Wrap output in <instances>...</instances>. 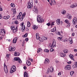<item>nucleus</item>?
I'll return each mask as SVG.
<instances>
[{"instance_id":"obj_1","label":"nucleus","mask_w":77,"mask_h":77,"mask_svg":"<svg viewBox=\"0 0 77 77\" xmlns=\"http://www.w3.org/2000/svg\"><path fill=\"white\" fill-rule=\"evenodd\" d=\"M37 18V21L38 23H42L44 21V20H43V19L41 18V16L39 15H38Z\"/></svg>"},{"instance_id":"obj_2","label":"nucleus","mask_w":77,"mask_h":77,"mask_svg":"<svg viewBox=\"0 0 77 77\" xmlns=\"http://www.w3.org/2000/svg\"><path fill=\"white\" fill-rule=\"evenodd\" d=\"M15 71H16V67L15 66H13L11 68L10 72L11 74H12L13 72H15Z\"/></svg>"},{"instance_id":"obj_3","label":"nucleus","mask_w":77,"mask_h":77,"mask_svg":"<svg viewBox=\"0 0 77 77\" xmlns=\"http://www.w3.org/2000/svg\"><path fill=\"white\" fill-rule=\"evenodd\" d=\"M33 5V3L32 2L31 4L30 2H28L27 4V7L29 9L32 8V5Z\"/></svg>"},{"instance_id":"obj_4","label":"nucleus","mask_w":77,"mask_h":77,"mask_svg":"<svg viewBox=\"0 0 77 77\" xmlns=\"http://www.w3.org/2000/svg\"><path fill=\"white\" fill-rule=\"evenodd\" d=\"M4 70L5 72L7 74L8 72V69L7 68V66L6 65V64L5 63H4Z\"/></svg>"},{"instance_id":"obj_5","label":"nucleus","mask_w":77,"mask_h":77,"mask_svg":"<svg viewBox=\"0 0 77 77\" xmlns=\"http://www.w3.org/2000/svg\"><path fill=\"white\" fill-rule=\"evenodd\" d=\"M8 49L10 51H15V47H12L11 46Z\"/></svg>"},{"instance_id":"obj_6","label":"nucleus","mask_w":77,"mask_h":77,"mask_svg":"<svg viewBox=\"0 0 77 77\" xmlns=\"http://www.w3.org/2000/svg\"><path fill=\"white\" fill-rule=\"evenodd\" d=\"M14 60L16 61H18V62L21 63V60L19 57H14Z\"/></svg>"},{"instance_id":"obj_7","label":"nucleus","mask_w":77,"mask_h":77,"mask_svg":"<svg viewBox=\"0 0 77 77\" xmlns=\"http://www.w3.org/2000/svg\"><path fill=\"white\" fill-rule=\"evenodd\" d=\"M77 23V18L74 17L73 19L72 23L74 25H75Z\"/></svg>"},{"instance_id":"obj_8","label":"nucleus","mask_w":77,"mask_h":77,"mask_svg":"<svg viewBox=\"0 0 77 77\" xmlns=\"http://www.w3.org/2000/svg\"><path fill=\"white\" fill-rule=\"evenodd\" d=\"M55 45L56 41H55V40L54 39L53 40V42L51 46V48H54V47H55Z\"/></svg>"},{"instance_id":"obj_9","label":"nucleus","mask_w":77,"mask_h":77,"mask_svg":"<svg viewBox=\"0 0 77 77\" xmlns=\"http://www.w3.org/2000/svg\"><path fill=\"white\" fill-rule=\"evenodd\" d=\"M33 11H34V12H35V13H36L37 14H38V9H37V8L35 7L34 6L33 8Z\"/></svg>"},{"instance_id":"obj_10","label":"nucleus","mask_w":77,"mask_h":77,"mask_svg":"<svg viewBox=\"0 0 77 77\" xmlns=\"http://www.w3.org/2000/svg\"><path fill=\"white\" fill-rule=\"evenodd\" d=\"M71 69V66L70 65H67L65 68V69L66 70H69Z\"/></svg>"},{"instance_id":"obj_11","label":"nucleus","mask_w":77,"mask_h":77,"mask_svg":"<svg viewBox=\"0 0 77 77\" xmlns=\"http://www.w3.org/2000/svg\"><path fill=\"white\" fill-rule=\"evenodd\" d=\"M67 17L68 19H69V20H71L72 16H71V15L70 14H67Z\"/></svg>"},{"instance_id":"obj_12","label":"nucleus","mask_w":77,"mask_h":77,"mask_svg":"<svg viewBox=\"0 0 77 77\" xmlns=\"http://www.w3.org/2000/svg\"><path fill=\"white\" fill-rule=\"evenodd\" d=\"M69 56L71 59H72V60L74 61V55L72 54H70L69 55Z\"/></svg>"},{"instance_id":"obj_13","label":"nucleus","mask_w":77,"mask_h":77,"mask_svg":"<svg viewBox=\"0 0 77 77\" xmlns=\"http://www.w3.org/2000/svg\"><path fill=\"white\" fill-rule=\"evenodd\" d=\"M20 54L19 53L17 52H15V54H14V56H20Z\"/></svg>"},{"instance_id":"obj_14","label":"nucleus","mask_w":77,"mask_h":77,"mask_svg":"<svg viewBox=\"0 0 77 77\" xmlns=\"http://www.w3.org/2000/svg\"><path fill=\"white\" fill-rule=\"evenodd\" d=\"M0 33L1 35H2V36H4V33H5V32L4 30V29H2V31L0 32Z\"/></svg>"},{"instance_id":"obj_15","label":"nucleus","mask_w":77,"mask_h":77,"mask_svg":"<svg viewBox=\"0 0 77 77\" xmlns=\"http://www.w3.org/2000/svg\"><path fill=\"white\" fill-rule=\"evenodd\" d=\"M26 63L28 66H30V65H31V63H30V62L28 60H27L26 61Z\"/></svg>"},{"instance_id":"obj_16","label":"nucleus","mask_w":77,"mask_h":77,"mask_svg":"<svg viewBox=\"0 0 77 77\" xmlns=\"http://www.w3.org/2000/svg\"><path fill=\"white\" fill-rule=\"evenodd\" d=\"M38 26H36V25H34L32 27L33 29H34V30H36L38 29Z\"/></svg>"},{"instance_id":"obj_17","label":"nucleus","mask_w":77,"mask_h":77,"mask_svg":"<svg viewBox=\"0 0 77 77\" xmlns=\"http://www.w3.org/2000/svg\"><path fill=\"white\" fill-rule=\"evenodd\" d=\"M17 40V37H16L15 38H14L13 40V42L14 43V44H15L16 43V42Z\"/></svg>"},{"instance_id":"obj_18","label":"nucleus","mask_w":77,"mask_h":77,"mask_svg":"<svg viewBox=\"0 0 77 77\" xmlns=\"http://www.w3.org/2000/svg\"><path fill=\"white\" fill-rule=\"evenodd\" d=\"M69 43H70V44H72V42H73V41H72V38H69Z\"/></svg>"},{"instance_id":"obj_19","label":"nucleus","mask_w":77,"mask_h":77,"mask_svg":"<svg viewBox=\"0 0 77 77\" xmlns=\"http://www.w3.org/2000/svg\"><path fill=\"white\" fill-rule=\"evenodd\" d=\"M51 1L52 5H56V2L54 0H51Z\"/></svg>"},{"instance_id":"obj_20","label":"nucleus","mask_w":77,"mask_h":77,"mask_svg":"<svg viewBox=\"0 0 77 77\" xmlns=\"http://www.w3.org/2000/svg\"><path fill=\"white\" fill-rule=\"evenodd\" d=\"M24 77H29V76H28V74H27L26 72H24Z\"/></svg>"},{"instance_id":"obj_21","label":"nucleus","mask_w":77,"mask_h":77,"mask_svg":"<svg viewBox=\"0 0 77 77\" xmlns=\"http://www.w3.org/2000/svg\"><path fill=\"white\" fill-rule=\"evenodd\" d=\"M62 13L63 15H65L66 14V10H63L62 11Z\"/></svg>"},{"instance_id":"obj_22","label":"nucleus","mask_w":77,"mask_h":77,"mask_svg":"<svg viewBox=\"0 0 77 77\" xmlns=\"http://www.w3.org/2000/svg\"><path fill=\"white\" fill-rule=\"evenodd\" d=\"M54 70V68H53V67H51L50 68V70L51 72H53V71Z\"/></svg>"},{"instance_id":"obj_23","label":"nucleus","mask_w":77,"mask_h":77,"mask_svg":"<svg viewBox=\"0 0 77 77\" xmlns=\"http://www.w3.org/2000/svg\"><path fill=\"white\" fill-rule=\"evenodd\" d=\"M56 27H54L53 29H51V32H54L56 31Z\"/></svg>"},{"instance_id":"obj_24","label":"nucleus","mask_w":77,"mask_h":77,"mask_svg":"<svg viewBox=\"0 0 77 77\" xmlns=\"http://www.w3.org/2000/svg\"><path fill=\"white\" fill-rule=\"evenodd\" d=\"M60 55L61 57H65V56L66 54L63 53H61L60 54Z\"/></svg>"},{"instance_id":"obj_25","label":"nucleus","mask_w":77,"mask_h":77,"mask_svg":"<svg viewBox=\"0 0 77 77\" xmlns=\"http://www.w3.org/2000/svg\"><path fill=\"white\" fill-rule=\"evenodd\" d=\"M27 26L28 27H30V23L29 21L27 22Z\"/></svg>"},{"instance_id":"obj_26","label":"nucleus","mask_w":77,"mask_h":77,"mask_svg":"<svg viewBox=\"0 0 77 77\" xmlns=\"http://www.w3.org/2000/svg\"><path fill=\"white\" fill-rule=\"evenodd\" d=\"M22 32H24V30H25V26L24 25L23 26H22Z\"/></svg>"},{"instance_id":"obj_27","label":"nucleus","mask_w":77,"mask_h":77,"mask_svg":"<svg viewBox=\"0 0 77 77\" xmlns=\"http://www.w3.org/2000/svg\"><path fill=\"white\" fill-rule=\"evenodd\" d=\"M11 7H12L13 8H14L15 6V5L14 3H11Z\"/></svg>"},{"instance_id":"obj_28","label":"nucleus","mask_w":77,"mask_h":77,"mask_svg":"<svg viewBox=\"0 0 77 77\" xmlns=\"http://www.w3.org/2000/svg\"><path fill=\"white\" fill-rule=\"evenodd\" d=\"M65 22L67 24L68 23H69V20L68 19H66L65 20Z\"/></svg>"},{"instance_id":"obj_29","label":"nucleus","mask_w":77,"mask_h":77,"mask_svg":"<svg viewBox=\"0 0 77 77\" xmlns=\"http://www.w3.org/2000/svg\"><path fill=\"white\" fill-rule=\"evenodd\" d=\"M28 35V33H26L24 35H23V38H26L27 36V35Z\"/></svg>"},{"instance_id":"obj_30","label":"nucleus","mask_w":77,"mask_h":77,"mask_svg":"<svg viewBox=\"0 0 77 77\" xmlns=\"http://www.w3.org/2000/svg\"><path fill=\"white\" fill-rule=\"evenodd\" d=\"M63 51L65 53H67L68 52V51L67 49H65Z\"/></svg>"},{"instance_id":"obj_31","label":"nucleus","mask_w":77,"mask_h":77,"mask_svg":"<svg viewBox=\"0 0 77 77\" xmlns=\"http://www.w3.org/2000/svg\"><path fill=\"white\" fill-rule=\"evenodd\" d=\"M44 52L46 53H48V52H49V50L48 49H45L44 50Z\"/></svg>"},{"instance_id":"obj_32","label":"nucleus","mask_w":77,"mask_h":77,"mask_svg":"<svg viewBox=\"0 0 77 77\" xmlns=\"http://www.w3.org/2000/svg\"><path fill=\"white\" fill-rule=\"evenodd\" d=\"M74 73V72L73 71H71L70 72V75H71V76H72V74H73Z\"/></svg>"},{"instance_id":"obj_33","label":"nucleus","mask_w":77,"mask_h":77,"mask_svg":"<svg viewBox=\"0 0 77 77\" xmlns=\"http://www.w3.org/2000/svg\"><path fill=\"white\" fill-rule=\"evenodd\" d=\"M70 23H67L66 27H70Z\"/></svg>"},{"instance_id":"obj_34","label":"nucleus","mask_w":77,"mask_h":77,"mask_svg":"<svg viewBox=\"0 0 77 77\" xmlns=\"http://www.w3.org/2000/svg\"><path fill=\"white\" fill-rule=\"evenodd\" d=\"M57 39L59 40V41H61L62 39V37H58Z\"/></svg>"},{"instance_id":"obj_35","label":"nucleus","mask_w":77,"mask_h":77,"mask_svg":"<svg viewBox=\"0 0 77 77\" xmlns=\"http://www.w3.org/2000/svg\"><path fill=\"white\" fill-rule=\"evenodd\" d=\"M11 30H14L15 29V27L12 26L11 27Z\"/></svg>"},{"instance_id":"obj_36","label":"nucleus","mask_w":77,"mask_h":77,"mask_svg":"<svg viewBox=\"0 0 77 77\" xmlns=\"http://www.w3.org/2000/svg\"><path fill=\"white\" fill-rule=\"evenodd\" d=\"M60 20H59L58 21H57V23L58 25H59L60 24Z\"/></svg>"},{"instance_id":"obj_37","label":"nucleus","mask_w":77,"mask_h":77,"mask_svg":"<svg viewBox=\"0 0 77 77\" xmlns=\"http://www.w3.org/2000/svg\"><path fill=\"white\" fill-rule=\"evenodd\" d=\"M14 13V14H16V9H13V10Z\"/></svg>"},{"instance_id":"obj_38","label":"nucleus","mask_w":77,"mask_h":77,"mask_svg":"<svg viewBox=\"0 0 77 77\" xmlns=\"http://www.w3.org/2000/svg\"><path fill=\"white\" fill-rule=\"evenodd\" d=\"M10 56V54H7L6 55V57H7V58H9V57Z\"/></svg>"},{"instance_id":"obj_39","label":"nucleus","mask_w":77,"mask_h":77,"mask_svg":"<svg viewBox=\"0 0 77 77\" xmlns=\"http://www.w3.org/2000/svg\"><path fill=\"white\" fill-rule=\"evenodd\" d=\"M66 3H70V2H69V0H67L66 1Z\"/></svg>"},{"instance_id":"obj_40","label":"nucleus","mask_w":77,"mask_h":77,"mask_svg":"<svg viewBox=\"0 0 77 77\" xmlns=\"http://www.w3.org/2000/svg\"><path fill=\"white\" fill-rule=\"evenodd\" d=\"M43 38L44 40H47V38L45 37V36H43Z\"/></svg>"},{"instance_id":"obj_41","label":"nucleus","mask_w":77,"mask_h":77,"mask_svg":"<svg viewBox=\"0 0 77 77\" xmlns=\"http://www.w3.org/2000/svg\"><path fill=\"white\" fill-rule=\"evenodd\" d=\"M45 61H46L47 62H48H48H49V59L47 58L45 60Z\"/></svg>"},{"instance_id":"obj_42","label":"nucleus","mask_w":77,"mask_h":77,"mask_svg":"<svg viewBox=\"0 0 77 77\" xmlns=\"http://www.w3.org/2000/svg\"><path fill=\"white\" fill-rule=\"evenodd\" d=\"M15 24H17L18 23V22L17 20L15 21V22H14Z\"/></svg>"},{"instance_id":"obj_43","label":"nucleus","mask_w":77,"mask_h":77,"mask_svg":"<svg viewBox=\"0 0 77 77\" xmlns=\"http://www.w3.org/2000/svg\"><path fill=\"white\" fill-rule=\"evenodd\" d=\"M41 48H38L37 50V53H39V51H40V50H41Z\"/></svg>"},{"instance_id":"obj_44","label":"nucleus","mask_w":77,"mask_h":77,"mask_svg":"<svg viewBox=\"0 0 77 77\" xmlns=\"http://www.w3.org/2000/svg\"><path fill=\"white\" fill-rule=\"evenodd\" d=\"M50 51H54V50L53 48H51L50 50Z\"/></svg>"},{"instance_id":"obj_45","label":"nucleus","mask_w":77,"mask_h":77,"mask_svg":"<svg viewBox=\"0 0 77 77\" xmlns=\"http://www.w3.org/2000/svg\"><path fill=\"white\" fill-rule=\"evenodd\" d=\"M73 6L74 7H76V6H77V4H75V3L74 4H73Z\"/></svg>"},{"instance_id":"obj_46","label":"nucleus","mask_w":77,"mask_h":77,"mask_svg":"<svg viewBox=\"0 0 77 77\" xmlns=\"http://www.w3.org/2000/svg\"><path fill=\"white\" fill-rule=\"evenodd\" d=\"M24 18V17H22V16H21V17L20 18V21H23V19Z\"/></svg>"},{"instance_id":"obj_47","label":"nucleus","mask_w":77,"mask_h":77,"mask_svg":"<svg viewBox=\"0 0 77 77\" xmlns=\"http://www.w3.org/2000/svg\"><path fill=\"white\" fill-rule=\"evenodd\" d=\"M70 8H74L73 5H71L70 6Z\"/></svg>"},{"instance_id":"obj_48","label":"nucleus","mask_w":77,"mask_h":77,"mask_svg":"<svg viewBox=\"0 0 77 77\" xmlns=\"http://www.w3.org/2000/svg\"><path fill=\"white\" fill-rule=\"evenodd\" d=\"M54 22H52L51 24V26H54Z\"/></svg>"},{"instance_id":"obj_49","label":"nucleus","mask_w":77,"mask_h":77,"mask_svg":"<svg viewBox=\"0 0 77 77\" xmlns=\"http://www.w3.org/2000/svg\"><path fill=\"white\" fill-rule=\"evenodd\" d=\"M3 18L5 20H7V17L6 16L4 17Z\"/></svg>"},{"instance_id":"obj_50","label":"nucleus","mask_w":77,"mask_h":77,"mask_svg":"<svg viewBox=\"0 0 77 77\" xmlns=\"http://www.w3.org/2000/svg\"><path fill=\"white\" fill-rule=\"evenodd\" d=\"M26 15V14L24 13L22 15V16H21L22 17H24V16Z\"/></svg>"},{"instance_id":"obj_51","label":"nucleus","mask_w":77,"mask_h":77,"mask_svg":"<svg viewBox=\"0 0 77 77\" xmlns=\"http://www.w3.org/2000/svg\"><path fill=\"white\" fill-rule=\"evenodd\" d=\"M21 16H19V15L17 17V19H18V20L20 19V17Z\"/></svg>"},{"instance_id":"obj_52","label":"nucleus","mask_w":77,"mask_h":77,"mask_svg":"<svg viewBox=\"0 0 77 77\" xmlns=\"http://www.w3.org/2000/svg\"><path fill=\"white\" fill-rule=\"evenodd\" d=\"M36 37L37 39H39V38H40L39 36H36Z\"/></svg>"},{"instance_id":"obj_53","label":"nucleus","mask_w":77,"mask_h":77,"mask_svg":"<svg viewBox=\"0 0 77 77\" xmlns=\"http://www.w3.org/2000/svg\"><path fill=\"white\" fill-rule=\"evenodd\" d=\"M13 33H15L17 32V31L14 29L13 30Z\"/></svg>"},{"instance_id":"obj_54","label":"nucleus","mask_w":77,"mask_h":77,"mask_svg":"<svg viewBox=\"0 0 77 77\" xmlns=\"http://www.w3.org/2000/svg\"><path fill=\"white\" fill-rule=\"evenodd\" d=\"M39 40L41 42H42V41H43V39L41 38H40Z\"/></svg>"},{"instance_id":"obj_55","label":"nucleus","mask_w":77,"mask_h":77,"mask_svg":"<svg viewBox=\"0 0 77 77\" xmlns=\"http://www.w3.org/2000/svg\"><path fill=\"white\" fill-rule=\"evenodd\" d=\"M68 41V39H67V38H66V39H65L63 41H64V42H66V41Z\"/></svg>"},{"instance_id":"obj_56","label":"nucleus","mask_w":77,"mask_h":77,"mask_svg":"<svg viewBox=\"0 0 77 77\" xmlns=\"http://www.w3.org/2000/svg\"><path fill=\"white\" fill-rule=\"evenodd\" d=\"M22 15V12H20L19 13V15L20 16H21V15Z\"/></svg>"},{"instance_id":"obj_57","label":"nucleus","mask_w":77,"mask_h":77,"mask_svg":"<svg viewBox=\"0 0 77 77\" xmlns=\"http://www.w3.org/2000/svg\"><path fill=\"white\" fill-rule=\"evenodd\" d=\"M46 25H47V26H50V23H48L46 24Z\"/></svg>"},{"instance_id":"obj_58","label":"nucleus","mask_w":77,"mask_h":77,"mask_svg":"<svg viewBox=\"0 0 77 77\" xmlns=\"http://www.w3.org/2000/svg\"><path fill=\"white\" fill-rule=\"evenodd\" d=\"M25 41L26 42H27L28 41H29V38H25Z\"/></svg>"},{"instance_id":"obj_59","label":"nucleus","mask_w":77,"mask_h":77,"mask_svg":"<svg viewBox=\"0 0 77 77\" xmlns=\"http://www.w3.org/2000/svg\"><path fill=\"white\" fill-rule=\"evenodd\" d=\"M9 18H10V16H7V20L8 19H9Z\"/></svg>"},{"instance_id":"obj_60","label":"nucleus","mask_w":77,"mask_h":77,"mask_svg":"<svg viewBox=\"0 0 77 77\" xmlns=\"http://www.w3.org/2000/svg\"><path fill=\"white\" fill-rule=\"evenodd\" d=\"M58 75H61V72H59L58 74Z\"/></svg>"},{"instance_id":"obj_61","label":"nucleus","mask_w":77,"mask_h":77,"mask_svg":"<svg viewBox=\"0 0 77 77\" xmlns=\"http://www.w3.org/2000/svg\"><path fill=\"white\" fill-rule=\"evenodd\" d=\"M3 11V9H2V8L1 6H0V11Z\"/></svg>"},{"instance_id":"obj_62","label":"nucleus","mask_w":77,"mask_h":77,"mask_svg":"<svg viewBox=\"0 0 77 77\" xmlns=\"http://www.w3.org/2000/svg\"><path fill=\"white\" fill-rule=\"evenodd\" d=\"M44 63H45V64H46V63H48V62H47L45 60V61L44 62Z\"/></svg>"},{"instance_id":"obj_63","label":"nucleus","mask_w":77,"mask_h":77,"mask_svg":"<svg viewBox=\"0 0 77 77\" xmlns=\"http://www.w3.org/2000/svg\"><path fill=\"white\" fill-rule=\"evenodd\" d=\"M27 68L26 67V66H25L23 67V69H26Z\"/></svg>"},{"instance_id":"obj_64","label":"nucleus","mask_w":77,"mask_h":77,"mask_svg":"<svg viewBox=\"0 0 77 77\" xmlns=\"http://www.w3.org/2000/svg\"><path fill=\"white\" fill-rule=\"evenodd\" d=\"M75 67H76V68H77V63H75Z\"/></svg>"}]
</instances>
